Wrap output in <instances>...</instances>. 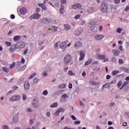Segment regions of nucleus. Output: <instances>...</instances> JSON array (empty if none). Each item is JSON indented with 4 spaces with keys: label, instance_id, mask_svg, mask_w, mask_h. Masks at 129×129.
<instances>
[{
    "label": "nucleus",
    "instance_id": "obj_26",
    "mask_svg": "<svg viewBox=\"0 0 129 129\" xmlns=\"http://www.w3.org/2000/svg\"><path fill=\"white\" fill-rule=\"evenodd\" d=\"M34 16L35 19H36L37 20H39V19H40V18L41 17V15H40L38 13L34 14Z\"/></svg>",
    "mask_w": 129,
    "mask_h": 129
},
{
    "label": "nucleus",
    "instance_id": "obj_33",
    "mask_svg": "<svg viewBox=\"0 0 129 129\" xmlns=\"http://www.w3.org/2000/svg\"><path fill=\"white\" fill-rule=\"evenodd\" d=\"M16 66V62H13V63L10 66V69H13Z\"/></svg>",
    "mask_w": 129,
    "mask_h": 129
},
{
    "label": "nucleus",
    "instance_id": "obj_48",
    "mask_svg": "<svg viewBox=\"0 0 129 129\" xmlns=\"http://www.w3.org/2000/svg\"><path fill=\"white\" fill-rule=\"evenodd\" d=\"M28 51H29V49H26L23 52L24 55H26L27 53H28Z\"/></svg>",
    "mask_w": 129,
    "mask_h": 129
},
{
    "label": "nucleus",
    "instance_id": "obj_44",
    "mask_svg": "<svg viewBox=\"0 0 129 129\" xmlns=\"http://www.w3.org/2000/svg\"><path fill=\"white\" fill-rule=\"evenodd\" d=\"M85 22H86V21L84 20L81 21V22H80L81 25H84V24H85Z\"/></svg>",
    "mask_w": 129,
    "mask_h": 129
},
{
    "label": "nucleus",
    "instance_id": "obj_50",
    "mask_svg": "<svg viewBox=\"0 0 129 129\" xmlns=\"http://www.w3.org/2000/svg\"><path fill=\"white\" fill-rule=\"evenodd\" d=\"M11 19H12V20H14V19H15V18H16V16H15V15H14V14H12L10 16Z\"/></svg>",
    "mask_w": 129,
    "mask_h": 129
},
{
    "label": "nucleus",
    "instance_id": "obj_19",
    "mask_svg": "<svg viewBox=\"0 0 129 129\" xmlns=\"http://www.w3.org/2000/svg\"><path fill=\"white\" fill-rule=\"evenodd\" d=\"M64 29L66 31H69V30H70V29H71V27H70V26H69V25L65 24L64 25Z\"/></svg>",
    "mask_w": 129,
    "mask_h": 129
},
{
    "label": "nucleus",
    "instance_id": "obj_34",
    "mask_svg": "<svg viewBox=\"0 0 129 129\" xmlns=\"http://www.w3.org/2000/svg\"><path fill=\"white\" fill-rule=\"evenodd\" d=\"M122 31V29L120 28H118L116 30V33H118V34H120L121 32Z\"/></svg>",
    "mask_w": 129,
    "mask_h": 129
},
{
    "label": "nucleus",
    "instance_id": "obj_42",
    "mask_svg": "<svg viewBox=\"0 0 129 129\" xmlns=\"http://www.w3.org/2000/svg\"><path fill=\"white\" fill-rule=\"evenodd\" d=\"M52 29H53L54 32H57V30H58V28L56 26L53 27Z\"/></svg>",
    "mask_w": 129,
    "mask_h": 129
},
{
    "label": "nucleus",
    "instance_id": "obj_5",
    "mask_svg": "<svg viewBox=\"0 0 129 129\" xmlns=\"http://www.w3.org/2000/svg\"><path fill=\"white\" fill-rule=\"evenodd\" d=\"M40 104V102L38 100L34 99L32 103V105L33 107L35 108H38L39 107V105Z\"/></svg>",
    "mask_w": 129,
    "mask_h": 129
},
{
    "label": "nucleus",
    "instance_id": "obj_46",
    "mask_svg": "<svg viewBox=\"0 0 129 129\" xmlns=\"http://www.w3.org/2000/svg\"><path fill=\"white\" fill-rule=\"evenodd\" d=\"M128 11H129V7L126 6V8L124 9V11L125 12H128Z\"/></svg>",
    "mask_w": 129,
    "mask_h": 129
},
{
    "label": "nucleus",
    "instance_id": "obj_13",
    "mask_svg": "<svg viewBox=\"0 0 129 129\" xmlns=\"http://www.w3.org/2000/svg\"><path fill=\"white\" fill-rule=\"evenodd\" d=\"M94 12V8L92 7H89L87 10V13H88L89 15L90 14H92Z\"/></svg>",
    "mask_w": 129,
    "mask_h": 129
},
{
    "label": "nucleus",
    "instance_id": "obj_61",
    "mask_svg": "<svg viewBox=\"0 0 129 129\" xmlns=\"http://www.w3.org/2000/svg\"><path fill=\"white\" fill-rule=\"evenodd\" d=\"M69 69V68L68 67H66L64 68V72H67V71H68V70Z\"/></svg>",
    "mask_w": 129,
    "mask_h": 129
},
{
    "label": "nucleus",
    "instance_id": "obj_23",
    "mask_svg": "<svg viewBox=\"0 0 129 129\" xmlns=\"http://www.w3.org/2000/svg\"><path fill=\"white\" fill-rule=\"evenodd\" d=\"M118 73H119V71H113L112 72V75H113V76H115V75H117V74H118Z\"/></svg>",
    "mask_w": 129,
    "mask_h": 129
},
{
    "label": "nucleus",
    "instance_id": "obj_64",
    "mask_svg": "<svg viewBox=\"0 0 129 129\" xmlns=\"http://www.w3.org/2000/svg\"><path fill=\"white\" fill-rule=\"evenodd\" d=\"M124 115L126 116V115H127V116H128L129 117V112H126L125 113Z\"/></svg>",
    "mask_w": 129,
    "mask_h": 129
},
{
    "label": "nucleus",
    "instance_id": "obj_53",
    "mask_svg": "<svg viewBox=\"0 0 129 129\" xmlns=\"http://www.w3.org/2000/svg\"><path fill=\"white\" fill-rule=\"evenodd\" d=\"M13 33V30H10L8 33V36H10V35H12Z\"/></svg>",
    "mask_w": 129,
    "mask_h": 129
},
{
    "label": "nucleus",
    "instance_id": "obj_30",
    "mask_svg": "<svg viewBox=\"0 0 129 129\" xmlns=\"http://www.w3.org/2000/svg\"><path fill=\"white\" fill-rule=\"evenodd\" d=\"M36 75H37V74L36 73H34L30 76L28 79H32V78H34V77L36 76Z\"/></svg>",
    "mask_w": 129,
    "mask_h": 129
},
{
    "label": "nucleus",
    "instance_id": "obj_58",
    "mask_svg": "<svg viewBox=\"0 0 129 129\" xmlns=\"http://www.w3.org/2000/svg\"><path fill=\"white\" fill-rule=\"evenodd\" d=\"M127 83H128L127 82H125L122 85V87H124V86H125Z\"/></svg>",
    "mask_w": 129,
    "mask_h": 129
},
{
    "label": "nucleus",
    "instance_id": "obj_52",
    "mask_svg": "<svg viewBox=\"0 0 129 129\" xmlns=\"http://www.w3.org/2000/svg\"><path fill=\"white\" fill-rule=\"evenodd\" d=\"M71 117L74 120H76V117H75V116L74 115H72Z\"/></svg>",
    "mask_w": 129,
    "mask_h": 129
},
{
    "label": "nucleus",
    "instance_id": "obj_59",
    "mask_svg": "<svg viewBox=\"0 0 129 129\" xmlns=\"http://www.w3.org/2000/svg\"><path fill=\"white\" fill-rule=\"evenodd\" d=\"M104 62H107L108 61V58L107 57H105L103 58Z\"/></svg>",
    "mask_w": 129,
    "mask_h": 129
},
{
    "label": "nucleus",
    "instance_id": "obj_1",
    "mask_svg": "<svg viewBox=\"0 0 129 129\" xmlns=\"http://www.w3.org/2000/svg\"><path fill=\"white\" fill-rule=\"evenodd\" d=\"M100 10L103 13H106L108 10V4L106 3H103L100 6Z\"/></svg>",
    "mask_w": 129,
    "mask_h": 129
},
{
    "label": "nucleus",
    "instance_id": "obj_22",
    "mask_svg": "<svg viewBox=\"0 0 129 129\" xmlns=\"http://www.w3.org/2000/svg\"><path fill=\"white\" fill-rule=\"evenodd\" d=\"M26 47V43L25 42H22L19 46V48L22 49V48H25Z\"/></svg>",
    "mask_w": 129,
    "mask_h": 129
},
{
    "label": "nucleus",
    "instance_id": "obj_25",
    "mask_svg": "<svg viewBox=\"0 0 129 129\" xmlns=\"http://www.w3.org/2000/svg\"><path fill=\"white\" fill-rule=\"evenodd\" d=\"M68 75L70 76H75V73H73L72 70H70L68 72Z\"/></svg>",
    "mask_w": 129,
    "mask_h": 129
},
{
    "label": "nucleus",
    "instance_id": "obj_11",
    "mask_svg": "<svg viewBox=\"0 0 129 129\" xmlns=\"http://www.w3.org/2000/svg\"><path fill=\"white\" fill-rule=\"evenodd\" d=\"M59 47L61 49H65V47H67V43H66V42L60 43V44H59Z\"/></svg>",
    "mask_w": 129,
    "mask_h": 129
},
{
    "label": "nucleus",
    "instance_id": "obj_15",
    "mask_svg": "<svg viewBox=\"0 0 129 129\" xmlns=\"http://www.w3.org/2000/svg\"><path fill=\"white\" fill-rule=\"evenodd\" d=\"M90 29L94 33H96V32H97V31H98V28H97V27H96L95 26H91Z\"/></svg>",
    "mask_w": 129,
    "mask_h": 129
},
{
    "label": "nucleus",
    "instance_id": "obj_41",
    "mask_svg": "<svg viewBox=\"0 0 129 129\" xmlns=\"http://www.w3.org/2000/svg\"><path fill=\"white\" fill-rule=\"evenodd\" d=\"M43 95H47L48 94V91L45 90L42 92Z\"/></svg>",
    "mask_w": 129,
    "mask_h": 129
},
{
    "label": "nucleus",
    "instance_id": "obj_56",
    "mask_svg": "<svg viewBox=\"0 0 129 129\" xmlns=\"http://www.w3.org/2000/svg\"><path fill=\"white\" fill-rule=\"evenodd\" d=\"M67 2L66 0H60V3L61 4H66Z\"/></svg>",
    "mask_w": 129,
    "mask_h": 129
},
{
    "label": "nucleus",
    "instance_id": "obj_16",
    "mask_svg": "<svg viewBox=\"0 0 129 129\" xmlns=\"http://www.w3.org/2000/svg\"><path fill=\"white\" fill-rule=\"evenodd\" d=\"M112 52L113 53L114 56H118L119 55V53H120V51H119L118 50L113 49L112 50Z\"/></svg>",
    "mask_w": 129,
    "mask_h": 129
},
{
    "label": "nucleus",
    "instance_id": "obj_9",
    "mask_svg": "<svg viewBox=\"0 0 129 129\" xmlns=\"http://www.w3.org/2000/svg\"><path fill=\"white\" fill-rule=\"evenodd\" d=\"M30 83L29 81H26L24 83V88L25 90H29L30 89Z\"/></svg>",
    "mask_w": 129,
    "mask_h": 129
},
{
    "label": "nucleus",
    "instance_id": "obj_37",
    "mask_svg": "<svg viewBox=\"0 0 129 129\" xmlns=\"http://www.w3.org/2000/svg\"><path fill=\"white\" fill-rule=\"evenodd\" d=\"M62 98H68L69 96L67 95L66 94H64L61 96Z\"/></svg>",
    "mask_w": 129,
    "mask_h": 129
},
{
    "label": "nucleus",
    "instance_id": "obj_62",
    "mask_svg": "<svg viewBox=\"0 0 129 129\" xmlns=\"http://www.w3.org/2000/svg\"><path fill=\"white\" fill-rule=\"evenodd\" d=\"M102 30H103V27H102V26H100V27H99L100 32H101V31H102Z\"/></svg>",
    "mask_w": 129,
    "mask_h": 129
},
{
    "label": "nucleus",
    "instance_id": "obj_45",
    "mask_svg": "<svg viewBox=\"0 0 129 129\" xmlns=\"http://www.w3.org/2000/svg\"><path fill=\"white\" fill-rule=\"evenodd\" d=\"M122 83L121 82H119L117 84V87L119 88L121 86Z\"/></svg>",
    "mask_w": 129,
    "mask_h": 129
},
{
    "label": "nucleus",
    "instance_id": "obj_32",
    "mask_svg": "<svg viewBox=\"0 0 129 129\" xmlns=\"http://www.w3.org/2000/svg\"><path fill=\"white\" fill-rule=\"evenodd\" d=\"M2 70L4 72H6V73H8V72H9V70L8 68H7L6 67H4L2 69Z\"/></svg>",
    "mask_w": 129,
    "mask_h": 129
},
{
    "label": "nucleus",
    "instance_id": "obj_47",
    "mask_svg": "<svg viewBox=\"0 0 129 129\" xmlns=\"http://www.w3.org/2000/svg\"><path fill=\"white\" fill-rule=\"evenodd\" d=\"M118 62L119 63V64H122L123 63V60H122V59H119L118 60Z\"/></svg>",
    "mask_w": 129,
    "mask_h": 129
},
{
    "label": "nucleus",
    "instance_id": "obj_38",
    "mask_svg": "<svg viewBox=\"0 0 129 129\" xmlns=\"http://www.w3.org/2000/svg\"><path fill=\"white\" fill-rule=\"evenodd\" d=\"M58 110L59 111V112H64V111H65V109L62 108H59Z\"/></svg>",
    "mask_w": 129,
    "mask_h": 129
},
{
    "label": "nucleus",
    "instance_id": "obj_7",
    "mask_svg": "<svg viewBox=\"0 0 129 129\" xmlns=\"http://www.w3.org/2000/svg\"><path fill=\"white\" fill-rule=\"evenodd\" d=\"M72 8L73 10H78L81 9V8H82V6L80 4H76L74 5Z\"/></svg>",
    "mask_w": 129,
    "mask_h": 129
},
{
    "label": "nucleus",
    "instance_id": "obj_10",
    "mask_svg": "<svg viewBox=\"0 0 129 129\" xmlns=\"http://www.w3.org/2000/svg\"><path fill=\"white\" fill-rule=\"evenodd\" d=\"M103 38H104V36L102 35H97L95 36V40H97V41L102 40Z\"/></svg>",
    "mask_w": 129,
    "mask_h": 129
},
{
    "label": "nucleus",
    "instance_id": "obj_4",
    "mask_svg": "<svg viewBox=\"0 0 129 129\" xmlns=\"http://www.w3.org/2000/svg\"><path fill=\"white\" fill-rule=\"evenodd\" d=\"M21 98V96L19 95H15L12 97L10 99L11 101H18V100H20Z\"/></svg>",
    "mask_w": 129,
    "mask_h": 129
},
{
    "label": "nucleus",
    "instance_id": "obj_57",
    "mask_svg": "<svg viewBox=\"0 0 129 129\" xmlns=\"http://www.w3.org/2000/svg\"><path fill=\"white\" fill-rule=\"evenodd\" d=\"M114 3L116 4H119V3H120V0H115Z\"/></svg>",
    "mask_w": 129,
    "mask_h": 129
},
{
    "label": "nucleus",
    "instance_id": "obj_35",
    "mask_svg": "<svg viewBox=\"0 0 129 129\" xmlns=\"http://www.w3.org/2000/svg\"><path fill=\"white\" fill-rule=\"evenodd\" d=\"M92 61L91 60V59H90L89 61H86V62H85V66H87V65H89V64H91V63Z\"/></svg>",
    "mask_w": 129,
    "mask_h": 129
},
{
    "label": "nucleus",
    "instance_id": "obj_51",
    "mask_svg": "<svg viewBox=\"0 0 129 129\" xmlns=\"http://www.w3.org/2000/svg\"><path fill=\"white\" fill-rule=\"evenodd\" d=\"M80 123V121H75L74 122V124H79Z\"/></svg>",
    "mask_w": 129,
    "mask_h": 129
},
{
    "label": "nucleus",
    "instance_id": "obj_63",
    "mask_svg": "<svg viewBox=\"0 0 129 129\" xmlns=\"http://www.w3.org/2000/svg\"><path fill=\"white\" fill-rule=\"evenodd\" d=\"M4 129H9V126H8V125H6L4 126Z\"/></svg>",
    "mask_w": 129,
    "mask_h": 129
},
{
    "label": "nucleus",
    "instance_id": "obj_21",
    "mask_svg": "<svg viewBox=\"0 0 129 129\" xmlns=\"http://www.w3.org/2000/svg\"><path fill=\"white\" fill-rule=\"evenodd\" d=\"M65 87H66V84H60L58 86V88H59V89L65 88Z\"/></svg>",
    "mask_w": 129,
    "mask_h": 129
},
{
    "label": "nucleus",
    "instance_id": "obj_24",
    "mask_svg": "<svg viewBox=\"0 0 129 129\" xmlns=\"http://www.w3.org/2000/svg\"><path fill=\"white\" fill-rule=\"evenodd\" d=\"M90 83L92 85H99V83H96V82H94L93 81H90Z\"/></svg>",
    "mask_w": 129,
    "mask_h": 129
},
{
    "label": "nucleus",
    "instance_id": "obj_28",
    "mask_svg": "<svg viewBox=\"0 0 129 129\" xmlns=\"http://www.w3.org/2000/svg\"><path fill=\"white\" fill-rule=\"evenodd\" d=\"M110 85V84H109V83L105 84L104 85H103V88H106L107 87H109Z\"/></svg>",
    "mask_w": 129,
    "mask_h": 129
},
{
    "label": "nucleus",
    "instance_id": "obj_49",
    "mask_svg": "<svg viewBox=\"0 0 129 129\" xmlns=\"http://www.w3.org/2000/svg\"><path fill=\"white\" fill-rule=\"evenodd\" d=\"M25 59H24V58H22L21 59V63H22V64H25Z\"/></svg>",
    "mask_w": 129,
    "mask_h": 129
},
{
    "label": "nucleus",
    "instance_id": "obj_39",
    "mask_svg": "<svg viewBox=\"0 0 129 129\" xmlns=\"http://www.w3.org/2000/svg\"><path fill=\"white\" fill-rule=\"evenodd\" d=\"M80 18H81V15L78 14L77 15H76L75 17V18L76 19V20H78V19H80Z\"/></svg>",
    "mask_w": 129,
    "mask_h": 129
},
{
    "label": "nucleus",
    "instance_id": "obj_55",
    "mask_svg": "<svg viewBox=\"0 0 129 129\" xmlns=\"http://www.w3.org/2000/svg\"><path fill=\"white\" fill-rule=\"evenodd\" d=\"M6 44L9 47V46H11L12 45V43L10 42H6Z\"/></svg>",
    "mask_w": 129,
    "mask_h": 129
},
{
    "label": "nucleus",
    "instance_id": "obj_54",
    "mask_svg": "<svg viewBox=\"0 0 129 129\" xmlns=\"http://www.w3.org/2000/svg\"><path fill=\"white\" fill-rule=\"evenodd\" d=\"M30 20H33V19H35V14L30 16Z\"/></svg>",
    "mask_w": 129,
    "mask_h": 129
},
{
    "label": "nucleus",
    "instance_id": "obj_60",
    "mask_svg": "<svg viewBox=\"0 0 129 129\" xmlns=\"http://www.w3.org/2000/svg\"><path fill=\"white\" fill-rule=\"evenodd\" d=\"M72 87H73V85H72V84H70L69 85V88H70V89H71Z\"/></svg>",
    "mask_w": 129,
    "mask_h": 129
},
{
    "label": "nucleus",
    "instance_id": "obj_14",
    "mask_svg": "<svg viewBox=\"0 0 129 129\" xmlns=\"http://www.w3.org/2000/svg\"><path fill=\"white\" fill-rule=\"evenodd\" d=\"M27 13V9L26 8H22L20 10V15H25Z\"/></svg>",
    "mask_w": 129,
    "mask_h": 129
},
{
    "label": "nucleus",
    "instance_id": "obj_31",
    "mask_svg": "<svg viewBox=\"0 0 129 129\" xmlns=\"http://www.w3.org/2000/svg\"><path fill=\"white\" fill-rule=\"evenodd\" d=\"M33 83H34L35 84H36V83H38V82H39V79L37 78H35L33 79Z\"/></svg>",
    "mask_w": 129,
    "mask_h": 129
},
{
    "label": "nucleus",
    "instance_id": "obj_29",
    "mask_svg": "<svg viewBox=\"0 0 129 129\" xmlns=\"http://www.w3.org/2000/svg\"><path fill=\"white\" fill-rule=\"evenodd\" d=\"M111 61L113 62L114 63H116L117 60L116 59V58L115 57H112L111 59Z\"/></svg>",
    "mask_w": 129,
    "mask_h": 129
},
{
    "label": "nucleus",
    "instance_id": "obj_36",
    "mask_svg": "<svg viewBox=\"0 0 129 129\" xmlns=\"http://www.w3.org/2000/svg\"><path fill=\"white\" fill-rule=\"evenodd\" d=\"M13 120L15 122H18L19 121V118L17 116H15L13 117Z\"/></svg>",
    "mask_w": 129,
    "mask_h": 129
},
{
    "label": "nucleus",
    "instance_id": "obj_18",
    "mask_svg": "<svg viewBox=\"0 0 129 129\" xmlns=\"http://www.w3.org/2000/svg\"><path fill=\"white\" fill-rule=\"evenodd\" d=\"M22 36H19V35H17L15 36L14 38H13V40L14 41H15V42H17V41H19L20 40V39H21V37Z\"/></svg>",
    "mask_w": 129,
    "mask_h": 129
},
{
    "label": "nucleus",
    "instance_id": "obj_43",
    "mask_svg": "<svg viewBox=\"0 0 129 129\" xmlns=\"http://www.w3.org/2000/svg\"><path fill=\"white\" fill-rule=\"evenodd\" d=\"M26 99H27V95H26V94H23V100H26Z\"/></svg>",
    "mask_w": 129,
    "mask_h": 129
},
{
    "label": "nucleus",
    "instance_id": "obj_20",
    "mask_svg": "<svg viewBox=\"0 0 129 129\" xmlns=\"http://www.w3.org/2000/svg\"><path fill=\"white\" fill-rule=\"evenodd\" d=\"M97 58L98 59H104V58H105V55H104L98 54V55H97Z\"/></svg>",
    "mask_w": 129,
    "mask_h": 129
},
{
    "label": "nucleus",
    "instance_id": "obj_8",
    "mask_svg": "<svg viewBox=\"0 0 129 129\" xmlns=\"http://www.w3.org/2000/svg\"><path fill=\"white\" fill-rule=\"evenodd\" d=\"M17 49V45L15 44L13 45H12L9 49L10 53H13V52H15L16 50Z\"/></svg>",
    "mask_w": 129,
    "mask_h": 129
},
{
    "label": "nucleus",
    "instance_id": "obj_3",
    "mask_svg": "<svg viewBox=\"0 0 129 129\" xmlns=\"http://www.w3.org/2000/svg\"><path fill=\"white\" fill-rule=\"evenodd\" d=\"M41 24H43V25H46V24H50V23H52V19L45 18L41 20Z\"/></svg>",
    "mask_w": 129,
    "mask_h": 129
},
{
    "label": "nucleus",
    "instance_id": "obj_12",
    "mask_svg": "<svg viewBox=\"0 0 129 129\" xmlns=\"http://www.w3.org/2000/svg\"><path fill=\"white\" fill-rule=\"evenodd\" d=\"M38 6L41 8L43 11H46V10H47V7H46V5L44 4H38Z\"/></svg>",
    "mask_w": 129,
    "mask_h": 129
},
{
    "label": "nucleus",
    "instance_id": "obj_17",
    "mask_svg": "<svg viewBox=\"0 0 129 129\" xmlns=\"http://www.w3.org/2000/svg\"><path fill=\"white\" fill-rule=\"evenodd\" d=\"M75 46L76 47L79 48V47H81L82 46V42H77L75 44Z\"/></svg>",
    "mask_w": 129,
    "mask_h": 129
},
{
    "label": "nucleus",
    "instance_id": "obj_40",
    "mask_svg": "<svg viewBox=\"0 0 129 129\" xmlns=\"http://www.w3.org/2000/svg\"><path fill=\"white\" fill-rule=\"evenodd\" d=\"M59 113H60V112L59 111V110H57L54 113L55 116H57L59 115Z\"/></svg>",
    "mask_w": 129,
    "mask_h": 129
},
{
    "label": "nucleus",
    "instance_id": "obj_2",
    "mask_svg": "<svg viewBox=\"0 0 129 129\" xmlns=\"http://www.w3.org/2000/svg\"><path fill=\"white\" fill-rule=\"evenodd\" d=\"M72 59V57H71V55H67L64 58L63 62L65 64H68V63H70V62H71Z\"/></svg>",
    "mask_w": 129,
    "mask_h": 129
},
{
    "label": "nucleus",
    "instance_id": "obj_6",
    "mask_svg": "<svg viewBox=\"0 0 129 129\" xmlns=\"http://www.w3.org/2000/svg\"><path fill=\"white\" fill-rule=\"evenodd\" d=\"M85 56V51L81 50L80 53V59L79 61H82L84 59V57Z\"/></svg>",
    "mask_w": 129,
    "mask_h": 129
},
{
    "label": "nucleus",
    "instance_id": "obj_27",
    "mask_svg": "<svg viewBox=\"0 0 129 129\" xmlns=\"http://www.w3.org/2000/svg\"><path fill=\"white\" fill-rule=\"evenodd\" d=\"M58 106V103H53L51 106L50 107L54 108V107H57Z\"/></svg>",
    "mask_w": 129,
    "mask_h": 129
}]
</instances>
